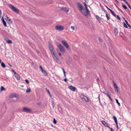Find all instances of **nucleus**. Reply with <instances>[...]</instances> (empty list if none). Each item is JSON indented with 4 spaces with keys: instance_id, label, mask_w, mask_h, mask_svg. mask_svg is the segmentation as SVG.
<instances>
[{
    "instance_id": "f257e3e1",
    "label": "nucleus",
    "mask_w": 131,
    "mask_h": 131,
    "mask_svg": "<svg viewBox=\"0 0 131 131\" xmlns=\"http://www.w3.org/2000/svg\"><path fill=\"white\" fill-rule=\"evenodd\" d=\"M49 47L54 59L56 62H58L59 61V60L58 57L57 55L55 54L52 46L49 44Z\"/></svg>"
},
{
    "instance_id": "f03ea898",
    "label": "nucleus",
    "mask_w": 131,
    "mask_h": 131,
    "mask_svg": "<svg viewBox=\"0 0 131 131\" xmlns=\"http://www.w3.org/2000/svg\"><path fill=\"white\" fill-rule=\"evenodd\" d=\"M77 5L79 10L83 15L86 16H89L88 15L86 14V12L85 13L84 9H83V7L81 4L78 3H77Z\"/></svg>"
},
{
    "instance_id": "7ed1b4c3",
    "label": "nucleus",
    "mask_w": 131,
    "mask_h": 131,
    "mask_svg": "<svg viewBox=\"0 0 131 131\" xmlns=\"http://www.w3.org/2000/svg\"><path fill=\"white\" fill-rule=\"evenodd\" d=\"M80 98L83 101L88 102L89 101V99L86 96L83 94H81L80 95Z\"/></svg>"
},
{
    "instance_id": "20e7f679",
    "label": "nucleus",
    "mask_w": 131,
    "mask_h": 131,
    "mask_svg": "<svg viewBox=\"0 0 131 131\" xmlns=\"http://www.w3.org/2000/svg\"><path fill=\"white\" fill-rule=\"evenodd\" d=\"M9 7L11 9L15 12L17 13H19V10L18 9L16 8L13 5H9Z\"/></svg>"
},
{
    "instance_id": "39448f33",
    "label": "nucleus",
    "mask_w": 131,
    "mask_h": 131,
    "mask_svg": "<svg viewBox=\"0 0 131 131\" xmlns=\"http://www.w3.org/2000/svg\"><path fill=\"white\" fill-rule=\"evenodd\" d=\"M57 46L62 53L64 54L65 52V50L63 47L61 45L59 44H58L57 45Z\"/></svg>"
},
{
    "instance_id": "423d86ee",
    "label": "nucleus",
    "mask_w": 131,
    "mask_h": 131,
    "mask_svg": "<svg viewBox=\"0 0 131 131\" xmlns=\"http://www.w3.org/2000/svg\"><path fill=\"white\" fill-rule=\"evenodd\" d=\"M55 29L56 30L59 31L62 30L64 29L63 26L60 25H57L55 27Z\"/></svg>"
},
{
    "instance_id": "0eeeda50",
    "label": "nucleus",
    "mask_w": 131,
    "mask_h": 131,
    "mask_svg": "<svg viewBox=\"0 0 131 131\" xmlns=\"http://www.w3.org/2000/svg\"><path fill=\"white\" fill-rule=\"evenodd\" d=\"M61 42L63 45L68 49L69 50L70 48L67 42L65 41L62 40Z\"/></svg>"
},
{
    "instance_id": "6e6552de",
    "label": "nucleus",
    "mask_w": 131,
    "mask_h": 131,
    "mask_svg": "<svg viewBox=\"0 0 131 131\" xmlns=\"http://www.w3.org/2000/svg\"><path fill=\"white\" fill-rule=\"evenodd\" d=\"M83 4L85 6V9L86 10L85 12L86 13V14L88 15L89 16L90 15L89 11L88 8L86 6V4L85 2H84L83 3Z\"/></svg>"
},
{
    "instance_id": "1a4fd4ad",
    "label": "nucleus",
    "mask_w": 131,
    "mask_h": 131,
    "mask_svg": "<svg viewBox=\"0 0 131 131\" xmlns=\"http://www.w3.org/2000/svg\"><path fill=\"white\" fill-rule=\"evenodd\" d=\"M22 110L24 112L27 113H29L31 112V110L27 107H23Z\"/></svg>"
},
{
    "instance_id": "9d476101",
    "label": "nucleus",
    "mask_w": 131,
    "mask_h": 131,
    "mask_svg": "<svg viewBox=\"0 0 131 131\" xmlns=\"http://www.w3.org/2000/svg\"><path fill=\"white\" fill-rule=\"evenodd\" d=\"M4 40H5L7 43L8 44H11L12 43V41L10 40H8L7 38L5 37L4 38Z\"/></svg>"
},
{
    "instance_id": "9b49d317",
    "label": "nucleus",
    "mask_w": 131,
    "mask_h": 131,
    "mask_svg": "<svg viewBox=\"0 0 131 131\" xmlns=\"http://www.w3.org/2000/svg\"><path fill=\"white\" fill-rule=\"evenodd\" d=\"M68 88L71 91L73 92L76 89L75 87L71 85L69 86L68 87Z\"/></svg>"
},
{
    "instance_id": "f8f14e48",
    "label": "nucleus",
    "mask_w": 131,
    "mask_h": 131,
    "mask_svg": "<svg viewBox=\"0 0 131 131\" xmlns=\"http://www.w3.org/2000/svg\"><path fill=\"white\" fill-rule=\"evenodd\" d=\"M17 97V94L15 93L11 94L9 96V97L10 98H13L14 97Z\"/></svg>"
},
{
    "instance_id": "ddd939ff",
    "label": "nucleus",
    "mask_w": 131,
    "mask_h": 131,
    "mask_svg": "<svg viewBox=\"0 0 131 131\" xmlns=\"http://www.w3.org/2000/svg\"><path fill=\"white\" fill-rule=\"evenodd\" d=\"M102 123L106 127L108 126V125L106 122L104 121H101Z\"/></svg>"
},
{
    "instance_id": "4468645a",
    "label": "nucleus",
    "mask_w": 131,
    "mask_h": 131,
    "mask_svg": "<svg viewBox=\"0 0 131 131\" xmlns=\"http://www.w3.org/2000/svg\"><path fill=\"white\" fill-rule=\"evenodd\" d=\"M61 9L66 12H68L69 9L68 8H66V7H63L61 8Z\"/></svg>"
},
{
    "instance_id": "2eb2a0df",
    "label": "nucleus",
    "mask_w": 131,
    "mask_h": 131,
    "mask_svg": "<svg viewBox=\"0 0 131 131\" xmlns=\"http://www.w3.org/2000/svg\"><path fill=\"white\" fill-rule=\"evenodd\" d=\"M14 75L17 79L19 80L20 79L19 76L16 72H15Z\"/></svg>"
},
{
    "instance_id": "dca6fc26",
    "label": "nucleus",
    "mask_w": 131,
    "mask_h": 131,
    "mask_svg": "<svg viewBox=\"0 0 131 131\" xmlns=\"http://www.w3.org/2000/svg\"><path fill=\"white\" fill-rule=\"evenodd\" d=\"M114 32L115 35H117L118 34V31L117 30V29L116 28H114Z\"/></svg>"
},
{
    "instance_id": "f3484780",
    "label": "nucleus",
    "mask_w": 131,
    "mask_h": 131,
    "mask_svg": "<svg viewBox=\"0 0 131 131\" xmlns=\"http://www.w3.org/2000/svg\"><path fill=\"white\" fill-rule=\"evenodd\" d=\"M42 70L41 71L42 73L44 74L45 75H47V73L43 69H42Z\"/></svg>"
},
{
    "instance_id": "a211bd4d",
    "label": "nucleus",
    "mask_w": 131,
    "mask_h": 131,
    "mask_svg": "<svg viewBox=\"0 0 131 131\" xmlns=\"http://www.w3.org/2000/svg\"><path fill=\"white\" fill-rule=\"evenodd\" d=\"M96 18L100 23L101 22V20L98 16L96 15Z\"/></svg>"
},
{
    "instance_id": "6ab92c4d",
    "label": "nucleus",
    "mask_w": 131,
    "mask_h": 131,
    "mask_svg": "<svg viewBox=\"0 0 131 131\" xmlns=\"http://www.w3.org/2000/svg\"><path fill=\"white\" fill-rule=\"evenodd\" d=\"M113 118L114 119V121L116 123V124L117 125V124H118V123L117 122V120L116 117L115 116H113Z\"/></svg>"
},
{
    "instance_id": "aec40b11",
    "label": "nucleus",
    "mask_w": 131,
    "mask_h": 131,
    "mask_svg": "<svg viewBox=\"0 0 131 131\" xmlns=\"http://www.w3.org/2000/svg\"><path fill=\"white\" fill-rule=\"evenodd\" d=\"M6 21L9 24H11L12 23V21L10 19H9Z\"/></svg>"
},
{
    "instance_id": "412c9836",
    "label": "nucleus",
    "mask_w": 131,
    "mask_h": 131,
    "mask_svg": "<svg viewBox=\"0 0 131 131\" xmlns=\"http://www.w3.org/2000/svg\"><path fill=\"white\" fill-rule=\"evenodd\" d=\"M1 66L4 68H5L6 67V65L4 63V62H2L1 63Z\"/></svg>"
},
{
    "instance_id": "4be33fe9",
    "label": "nucleus",
    "mask_w": 131,
    "mask_h": 131,
    "mask_svg": "<svg viewBox=\"0 0 131 131\" xmlns=\"http://www.w3.org/2000/svg\"><path fill=\"white\" fill-rule=\"evenodd\" d=\"M110 11L111 12V14L114 16L116 17V15L115 14L114 12L112 10H110Z\"/></svg>"
},
{
    "instance_id": "5701e85b",
    "label": "nucleus",
    "mask_w": 131,
    "mask_h": 131,
    "mask_svg": "<svg viewBox=\"0 0 131 131\" xmlns=\"http://www.w3.org/2000/svg\"><path fill=\"white\" fill-rule=\"evenodd\" d=\"M1 91H5V89L3 86H1Z\"/></svg>"
},
{
    "instance_id": "b1692460",
    "label": "nucleus",
    "mask_w": 131,
    "mask_h": 131,
    "mask_svg": "<svg viewBox=\"0 0 131 131\" xmlns=\"http://www.w3.org/2000/svg\"><path fill=\"white\" fill-rule=\"evenodd\" d=\"M4 16L6 15V18L5 19V20L6 21H7V20H8L9 19H10V18L7 16V15L6 14H4Z\"/></svg>"
},
{
    "instance_id": "393cba45",
    "label": "nucleus",
    "mask_w": 131,
    "mask_h": 131,
    "mask_svg": "<svg viewBox=\"0 0 131 131\" xmlns=\"http://www.w3.org/2000/svg\"><path fill=\"white\" fill-rule=\"evenodd\" d=\"M113 83L114 87L115 88H116L118 87L117 85L116 84V83H115L114 81L113 82Z\"/></svg>"
},
{
    "instance_id": "a878e982",
    "label": "nucleus",
    "mask_w": 131,
    "mask_h": 131,
    "mask_svg": "<svg viewBox=\"0 0 131 131\" xmlns=\"http://www.w3.org/2000/svg\"><path fill=\"white\" fill-rule=\"evenodd\" d=\"M105 94L108 96L111 95V93L110 92H107L106 93H105Z\"/></svg>"
},
{
    "instance_id": "bb28decb",
    "label": "nucleus",
    "mask_w": 131,
    "mask_h": 131,
    "mask_svg": "<svg viewBox=\"0 0 131 131\" xmlns=\"http://www.w3.org/2000/svg\"><path fill=\"white\" fill-rule=\"evenodd\" d=\"M2 22H3V25H4L5 27H7V25H6V22L5 21V20L4 21H3Z\"/></svg>"
},
{
    "instance_id": "cd10ccee",
    "label": "nucleus",
    "mask_w": 131,
    "mask_h": 131,
    "mask_svg": "<svg viewBox=\"0 0 131 131\" xmlns=\"http://www.w3.org/2000/svg\"><path fill=\"white\" fill-rule=\"evenodd\" d=\"M30 88H28L26 90V92L27 93L29 92L30 91Z\"/></svg>"
},
{
    "instance_id": "c85d7f7f",
    "label": "nucleus",
    "mask_w": 131,
    "mask_h": 131,
    "mask_svg": "<svg viewBox=\"0 0 131 131\" xmlns=\"http://www.w3.org/2000/svg\"><path fill=\"white\" fill-rule=\"evenodd\" d=\"M116 102L118 104L119 106H120V103L118 101V100L117 99H116Z\"/></svg>"
},
{
    "instance_id": "c756f323",
    "label": "nucleus",
    "mask_w": 131,
    "mask_h": 131,
    "mask_svg": "<svg viewBox=\"0 0 131 131\" xmlns=\"http://www.w3.org/2000/svg\"><path fill=\"white\" fill-rule=\"evenodd\" d=\"M53 123L54 124H56L57 123L56 121L54 118L53 119Z\"/></svg>"
},
{
    "instance_id": "7c9ffc66",
    "label": "nucleus",
    "mask_w": 131,
    "mask_h": 131,
    "mask_svg": "<svg viewBox=\"0 0 131 131\" xmlns=\"http://www.w3.org/2000/svg\"><path fill=\"white\" fill-rule=\"evenodd\" d=\"M106 17L107 18L108 20H109L110 19V18L108 16L107 14H106Z\"/></svg>"
},
{
    "instance_id": "2f4dec72",
    "label": "nucleus",
    "mask_w": 131,
    "mask_h": 131,
    "mask_svg": "<svg viewBox=\"0 0 131 131\" xmlns=\"http://www.w3.org/2000/svg\"><path fill=\"white\" fill-rule=\"evenodd\" d=\"M25 81L27 84H29V82L28 80L27 79H26L25 80Z\"/></svg>"
},
{
    "instance_id": "473e14b6",
    "label": "nucleus",
    "mask_w": 131,
    "mask_h": 131,
    "mask_svg": "<svg viewBox=\"0 0 131 131\" xmlns=\"http://www.w3.org/2000/svg\"><path fill=\"white\" fill-rule=\"evenodd\" d=\"M123 6L125 9H127V7L125 5H123Z\"/></svg>"
},
{
    "instance_id": "72a5a7b5",
    "label": "nucleus",
    "mask_w": 131,
    "mask_h": 131,
    "mask_svg": "<svg viewBox=\"0 0 131 131\" xmlns=\"http://www.w3.org/2000/svg\"><path fill=\"white\" fill-rule=\"evenodd\" d=\"M116 18L118 19V20H121L120 18L118 15L117 16Z\"/></svg>"
},
{
    "instance_id": "f704fd0d",
    "label": "nucleus",
    "mask_w": 131,
    "mask_h": 131,
    "mask_svg": "<svg viewBox=\"0 0 131 131\" xmlns=\"http://www.w3.org/2000/svg\"><path fill=\"white\" fill-rule=\"evenodd\" d=\"M124 26L126 28H127L128 27L127 25L125 23L124 24Z\"/></svg>"
},
{
    "instance_id": "c9c22d12",
    "label": "nucleus",
    "mask_w": 131,
    "mask_h": 131,
    "mask_svg": "<svg viewBox=\"0 0 131 131\" xmlns=\"http://www.w3.org/2000/svg\"><path fill=\"white\" fill-rule=\"evenodd\" d=\"M46 90L47 92L49 94H50L49 90H48L47 88H46Z\"/></svg>"
},
{
    "instance_id": "e433bc0d",
    "label": "nucleus",
    "mask_w": 131,
    "mask_h": 131,
    "mask_svg": "<svg viewBox=\"0 0 131 131\" xmlns=\"http://www.w3.org/2000/svg\"><path fill=\"white\" fill-rule=\"evenodd\" d=\"M71 29L74 30H75V29H74V27L73 26H71Z\"/></svg>"
},
{
    "instance_id": "4c0bfd02",
    "label": "nucleus",
    "mask_w": 131,
    "mask_h": 131,
    "mask_svg": "<svg viewBox=\"0 0 131 131\" xmlns=\"http://www.w3.org/2000/svg\"><path fill=\"white\" fill-rule=\"evenodd\" d=\"M36 52H37V53H38V54L39 55H40V53L38 51H36Z\"/></svg>"
},
{
    "instance_id": "58836bf2",
    "label": "nucleus",
    "mask_w": 131,
    "mask_h": 131,
    "mask_svg": "<svg viewBox=\"0 0 131 131\" xmlns=\"http://www.w3.org/2000/svg\"><path fill=\"white\" fill-rule=\"evenodd\" d=\"M125 21L127 25H128L129 24L128 23V22H127V21L126 20H125Z\"/></svg>"
},
{
    "instance_id": "ea45409f",
    "label": "nucleus",
    "mask_w": 131,
    "mask_h": 131,
    "mask_svg": "<svg viewBox=\"0 0 131 131\" xmlns=\"http://www.w3.org/2000/svg\"><path fill=\"white\" fill-rule=\"evenodd\" d=\"M108 97H109V98L110 99V100L111 101H112V99L111 97L110 96H108Z\"/></svg>"
},
{
    "instance_id": "a19ab883",
    "label": "nucleus",
    "mask_w": 131,
    "mask_h": 131,
    "mask_svg": "<svg viewBox=\"0 0 131 131\" xmlns=\"http://www.w3.org/2000/svg\"><path fill=\"white\" fill-rule=\"evenodd\" d=\"M62 71H63V73H66V72H65V70H64V69L63 68H62Z\"/></svg>"
},
{
    "instance_id": "79ce46f5",
    "label": "nucleus",
    "mask_w": 131,
    "mask_h": 131,
    "mask_svg": "<svg viewBox=\"0 0 131 131\" xmlns=\"http://www.w3.org/2000/svg\"><path fill=\"white\" fill-rule=\"evenodd\" d=\"M125 2V3L127 4L128 5L129 4H128V3L125 0V1H124Z\"/></svg>"
},
{
    "instance_id": "37998d69",
    "label": "nucleus",
    "mask_w": 131,
    "mask_h": 131,
    "mask_svg": "<svg viewBox=\"0 0 131 131\" xmlns=\"http://www.w3.org/2000/svg\"><path fill=\"white\" fill-rule=\"evenodd\" d=\"M2 21L5 20L4 19V18H3V16L2 17Z\"/></svg>"
},
{
    "instance_id": "c03bdc74",
    "label": "nucleus",
    "mask_w": 131,
    "mask_h": 131,
    "mask_svg": "<svg viewBox=\"0 0 131 131\" xmlns=\"http://www.w3.org/2000/svg\"><path fill=\"white\" fill-rule=\"evenodd\" d=\"M105 6L106 7V8L108 9L109 10H111V9H110V8H109L107 6Z\"/></svg>"
},
{
    "instance_id": "a18cd8bd",
    "label": "nucleus",
    "mask_w": 131,
    "mask_h": 131,
    "mask_svg": "<svg viewBox=\"0 0 131 131\" xmlns=\"http://www.w3.org/2000/svg\"><path fill=\"white\" fill-rule=\"evenodd\" d=\"M58 54L60 56H61V53H58Z\"/></svg>"
},
{
    "instance_id": "49530a36",
    "label": "nucleus",
    "mask_w": 131,
    "mask_h": 131,
    "mask_svg": "<svg viewBox=\"0 0 131 131\" xmlns=\"http://www.w3.org/2000/svg\"><path fill=\"white\" fill-rule=\"evenodd\" d=\"M64 80L65 82H67V79L66 78H65Z\"/></svg>"
},
{
    "instance_id": "de8ad7c7",
    "label": "nucleus",
    "mask_w": 131,
    "mask_h": 131,
    "mask_svg": "<svg viewBox=\"0 0 131 131\" xmlns=\"http://www.w3.org/2000/svg\"><path fill=\"white\" fill-rule=\"evenodd\" d=\"M107 127H108L109 128H110V130H111V129H113V128H111L109 126H108H108H107Z\"/></svg>"
},
{
    "instance_id": "09e8293b",
    "label": "nucleus",
    "mask_w": 131,
    "mask_h": 131,
    "mask_svg": "<svg viewBox=\"0 0 131 131\" xmlns=\"http://www.w3.org/2000/svg\"><path fill=\"white\" fill-rule=\"evenodd\" d=\"M40 68L41 69V70H42V69H43L42 68V67L41 66H40Z\"/></svg>"
},
{
    "instance_id": "8fccbe9b",
    "label": "nucleus",
    "mask_w": 131,
    "mask_h": 131,
    "mask_svg": "<svg viewBox=\"0 0 131 131\" xmlns=\"http://www.w3.org/2000/svg\"><path fill=\"white\" fill-rule=\"evenodd\" d=\"M128 6V7L130 8L131 9V6L129 5Z\"/></svg>"
},
{
    "instance_id": "3c124183",
    "label": "nucleus",
    "mask_w": 131,
    "mask_h": 131,
    "mask_svg": "<svg viewBox=\"0 0 131 131\" xmlns=\"http://www.w3.org/2000/svg\"><path fill=\"white\" fill-rule=\"evenodd\" d=\"M116 126H117V128L118 129V124H117H117H116Z\"/></svg>"
},
{
    "instance_id": "603ef678",
    "label": "nucleus",
    "mask_w": 131,
    "mask_h": 131,
    "mask_svg": "<svg viewBox=\"0 0 131 131\" xmlns=\"http://www.w3.org/2000/svg\"><path fill=\"white\" fill-rule=\"evenodd\" d=\"M111 131H114L113 129H111Z\"/></svg>"
},
{
    "instance_id": "864d4df0",
    "label": "nucleus",
    "mask_w": 131,
    "mask_h": 131,
    "mask_svg": "<svg viewBox=\"0 0 131 131\" xmlns=\"http://www.w3.org/2000/svg\"><path fill=\"white\" fill-rule=\"evenodd\" d=\"M127 25L129 27H131V26H130V25H129V24H128V25Z\"/></svg>"
},
{
    "instance_id": "5fc2aeb1",
    "label": "nucleus",
    "mask_w": 131,
    "mask_h": 131,
    "mask_svg": "<svg viewBox=\"0 0 131 131\" xmlns=\"http://www.w3.org/2000/svg\"><path fill=\"white\" fill-rule=\"evenodd\" d=\"M49 96H50V97H52V96L51 95V94H49Z\"/></svg>"
},
{
    "instance_id": "6e6d98bb",
    "label": "nucleus",
    "mask_w": 131,
    "mask_h": 131,
    "mask_svg": "<svg viewBox=\"0 0 131 131\" xmlns=\"http://www.w3.org/2000/svg\"><path fill=\"white\" fill-rule=\"evenodd\" d=\"M64 76L66 77V73H64Z\"/></svg>"
},
{
    "instance_id": "4d7b16f0",
    "label": "nucleus",
    "mask_w": 131,
    "mask_h": 131,
    "mask_svg": "<svg viewBox=\"0 0 131 131\" xmlns=\"http://www.w3.org/2000/svg\"><path fill=\"white\" fill-rule=\"evenodd\" d=\"M123 20H124L125 21V20H126L125 19V18H124V17H123Z\"/></svg>"
},
{
    "instance_id": "13d9d810",
    "label": "nucleus",
    "mask_w": 131,
    "mask_h": 131,
    "mask_svg": "<svg viewBox=\"0 0 131 131\" xmlns=\"http://www.w3.org/2000/svg\"><path fill=\"white\" fill-rule=\"evenodd\" d=\"M115 89H116V91H117V90H118V88H115Z\"/></svg>"
},
{
    "instance_id": "bf43d9fd",
    "label": "nucleus",
    "mask_w": 131,
    "mask_h": 131,
    "mask_svg": "<svg viewBox=\"0 0 131 131\" xmlns=\"http://www.w3.org/2000/svg\"><path fill=\"white\" fill-rule=\"evenodd\" d=\"M103 92L105 94V93H107V92H105V91Z\"/></svg>"
},
{
    "instance_id": "052dcab7",
    "label": "nucleus",
    "mask_w": 131,
    "mask_h": 131,
    "mask_svg": "<svg viewBox=\"0 0 131 131\" xmlns=\"http://www.w3.org/2000/svg\"><path fill=\"white\" fill-rule=\"evenodd\" d=\"M117 3H119L118 1L117 0H115Z\"/></svg>"
},
{
    "instance_id": "680f3d73",
    "label": "nucleus",
    "mask_w": 131,
    "mask_h": 131,
    "mask_svg": "<svg viewBox=\"0 0 131 131\" xmlns=\"http://www.w3.org/2000/svg\"><path fill=\"white\" fill-rule=\"evenodd\" d=\"M99 39L100 41V42H101V40L100 39V38H99Z\"/></svg>"
},
{
    "instance_id": "e2e57ef3",
    "label": "nucleus",
    "mask_w": 131,
    "mask_h": 131,
    "mask_svg": "<svg viewBox=\"0 0 131 131\" xmlns=\"http://www.w3.org/2000/svg\"><path fill=\"white\" fill-rule=\"evenodd\" d=\"M8 64L10 67H12V66L10 64Z\"/></svg>"
},
{
    "instance_id": "0e129e2a",
    "label": "nucleus",
    "mask_w": 131,
    "mask_h": 131,
    "mask_svg": "<svg viewBox=\"0 0 131 131\" xmlns=\"http://www.w3.org/2000/svg\"><path fill=\"white\" fill-rule=\"evenodd\" d=\"M97 81H99V79H98V78H97Z\"/></svg>"
},
{
    "instance_id": "69168bd1",
    "label": "nucleus",
    "mask_w": 131,
    "mask_h": 131,
    "mask_svg": "<svg viewBox=\"0 0 131 131\" xmlns=\"http://www.w3.org/2000/svg\"><path fill=\"white\" fill-rule=\"evenodd\" d=\"M12 71H13V72H14V73H15V72L14 71V70H12Z\"/></svg>"
},
{
    "instance_id": "338daca9",
    "label": "nucleus",
    "mask_w": 131,
    "mask_h": 131,
    "mask_svg": "<svg viewBox=\"0 0 131 131\" xmlns=\"http://www.w3.org/2000/svg\"><path fill=\"white\" fill-rule=\"evenodd\" d=\"M117 91V93H119V92H118V90H117V91Z\"/></svg>"
},
{
    "instance_id": "774afa93",
    "label": "nucleus",
    "mask_w": 131,
    "mask_h": 131,
    "mask_svg": "<svg viewBox=\"0 0 131 131\" xmlns=\"http://www.w3.org/2000/svg\"><path fill=\"white\" fill-rule=\"evenodd\" d=\"M1 10H0V15H1Z\"/></svg>"
}]
</instances>
